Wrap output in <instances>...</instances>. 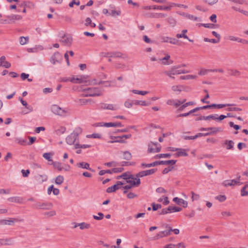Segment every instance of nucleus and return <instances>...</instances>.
I'll use <instances>...</instances> for the list:
<instances>
[{
    "mask_svg": "<svg viewBox=\"0 0 248 248\" xmlns=\"http://www.w3.org/2000/svg\"><path fill=\"white\" fill-rule=\"evenodd\" d=\"M82 130L80 127H77L68 135L65 139L66 143L70 145H74L75 143H78L77 141L78 140V135L81 133Z\"/></svg>",
    "mask_w": 248,
    "mask_h": 248,
    "instance_id": "f257e3e1",
    "label": "nucleus"
},
{
    "mask_svg": "<svg viewBox=\"0 0 248 248\" xmlns=\"http://www.w3.org/2000/svg\"><path fill=\"white\" fill-rule=\"evenodd\" d=\"M70 81L76 84L85 83L89 82L90 84H97L95 79L90 81L89 80V76L87 75H79L75 76L70 78Z\"/></svg>",
    "mask_w": 248,
    "mask_h": 248,
    "instance_id": "f03ea898",
    "label": "nucleus"
},
{
    "mask_svg": "<svg viewBox=\"0 0 248 248\" xmlns=\"http://www.w3.org/2000/svg\"><path fill=\"white\" fill-rule=\"evenodd\" d=\"M102 89L96 87L88 88L83 90L82 95L85 97L98 96L102 94Z\"/></svg>",
    "mask_w": 248,
    "mask_h": 248,
    "instance_id": "7ed1b4c3",
    "label": "nucleus"
},
{
    "mask_svg": "<svg viewBox=\"0 0 248 248\" xmlns=\"http://www.w3.org/2000/svg\"><path fill=\"white\" fill-rule=\"evenodd\" d=\"M52 112L58 115L65 116L67 114H69V110L67 108H62L57 105H53L51 107Z\"/></svg>",
    "mask_w": 248,
    "mask_h": 248,
    "instance_id": "20e7f679",
    "label": "nucleus"
},
{
    "mask_svg": "<svg viewBox=\"0 0 248 248\" xmlns=\"http://www.w3.org/2000/svg\"><path fill=\"white\" fill-rule=\"evenodd\" d=\"M241 176H239L237 177L236 179L233 180H227L224 181L222 184V186L225 187L229 186H240L242 184V183L240 182Z\"/></svg>",
    "mask_w": 248,
    "mask_h": 248,
    "instance_id": "39448f33",
    "label": "nucleus"
},
{
    "mask_svg": "<svg viewBox=\"0 0 248 248\" xmlns=\"http://www.w3.org/2000/svg\"><path fill=\"white\" fill-rule=\"evenodd\" d=\"M148 153H158L161 150V146L158 143H154L150 142L148 145Z\"/></svg>",
    "mask_w": 248,
    "mask_h": 248,
    "instance_id": "423d86ee",
    "label": "nucleus"
},
{
    "mask_svg": "<svg viewBox=\"0 0 248 248\" xmlns=\"http://www.w3.org/2000/svg\"><path fill=\"white\" fill-rule=\"evenodd\" d=\"M35 208L38 209L49 210L53 207V204L50 202H38L34 205Z\"/></svg>",
    "mask_w": 248,
    "mask_h": 248,
    "instance_id": "0eeeda50",
    "label": "nucleus"
},
{
    "mask_svg": "<svg viewBox=\"0 0 248 248\" xmlns=\"http://www.w3.org/2000/svg\"><path fill=\"white\" fill-rule=\"evenodd\" d=\"M126 182L134 187L138 186L140 184V180L135 176L131 174Z\"/></svg>",
    "mask_w": 248,
    "mask_h": 248,
    "instance_id": "6e6552de",
    "label": "nucleus"
},
{
    "mask_svg": "<svg viewBox=\"0 0 248 248\" xmlns=\"http://www.w3.org/2000/svg\"><path fill=\"white\" fill-rule=\"evenodd\" d=\"M124 184V183H123L120 181H117L116 184L114 185L108 187L107 189L106 192L108 193L114 192L116 191L117 190L120 189L122 187V186Z\"/></svg>",
    "mask_w": 248,
    "mask_h": 248,
    "instance_id": "1a4fd4ad",
    "label": "nucleus"
},
{
    "mask_svg": "<svg viewBox=\"0 0 248 248\" xmlns=\"http://www.w3.org/2000/svg\"><path fill=\"white\" fill-rule=\"evenodd\" d=\"M182 210V209L179 207L169 206L167 208L163 209L162 210L161 214H166L169 213L177 212L181 211Z\"/></svg>",
    "mask_w": 248,
    "mask_h": 248,
    "instance_id": "9d476101",
    "label": "nucleus"
},
{
    "mask_svg": "<svg viewBox=\"0 0 248 248\" xmlns=\"http://www.w3.org/2000/svg\"><path fill=\"white\" fill-rule=\"evenodd\" d=\"M156 169H150L148 170H143L139 172L136 174V176L138 178L143 177L144 176L150 175L154 174L156 171Z\"/></svg>",
    "mask_w": 248,
    "mask_h": 248,
    "instance_id": "9b49d317",
    "label": "nucleus"
},
{
    "mask_svg": "<svg viewBox=\"0 0 248 248\" xmlns=\"http://www.w3.org/2000/svg\"><path fill=\"white\" fill-rule=\"evenodd\" d=\"M100 108L102 109H108L111 110H116L118 109L116 105L109 104L107 103H102L100 105Z\"/></svg>",
    "mask_w": 248,
    "mask_h": 248,
    "instance_id": "f8f14e48",
    "label": "nucleus"
},
{
    "mask_svg": "<svg viewBox=\"0 0 248 248\" xmlns=\"http://www.w3.org/2000/svg\"><path fill=\"white\" fill-rule=\"evenodd\" d=\"M158 61L165 65H170L173 63V61L170 59V55L168 54H166L163 58L158 59Z\"/></svg>",
    "mask_w": 248,
    "mask_h": 248,
    "instance_id": "ddd939ff",
    "label": "nucleus"
},
{
    "mask_svg": "<svg viewBox=\"0 0 248 248\" xmlns=\"http://www.w3.org/2000/svg\"><path fill=\"white\" fill-rule=\"evenodd\" d=\"M60 42L65 46H70L72 42V38L70 35H64L60 40Z\"/></svg>",
    "mask_w": 248,
    "mask_h": 248,
    "instance_id": "4468645a",
    "label": "nucleus"
},
{
    "mask_svg": "<svg viewBox=\"0 0 248 248\" xmlns=\"http://www.w3.org/2000/svg\"><path fill=\"white\" fill-rule=\"evenodd\" d=\"M227 39L231 41H235L244 44H248V41L233 35H229Z\"/></svg>",
    "mask_w": 248,
    "mask_h": 248,
    "instance_id": "2eb2a0df",
    "label": "nucleus"
},
{
    "mask_svg": "<svg viewBox=\"0 0 248 248\" xmlns=\"http://www.w3.org/2000/svg\"><path fill=\"white\" fill-rule=\"evenodd\" d=\"M186 101V100H184L183 101H181L178 99H169L167 101V104L169 105L174 106L175 107H177L182 104Z\"/></svg>",
    "mask_w": 248,
    "mask_h": 248,
    "instance_id": "dca6fc26",
    "label": "nucleus"
},
{
    "mask_svg": "<svg viewBox=\"0 0 248 248\" xmlns=\"http://www.w3.org/2000/svg\"><path fill=\"white\" fill-rule=\"evenodd\" d=\"M181 68V66H174L171 68V70L172 72V74L180 75L181 74H186L189 72L188 71L185 70H178V68Z\"/></svg>",
    "mask_w": 248,
    "mask_h": 248,
    "instance_id": "f3484780",
    "label": "nucleus"
},
{
    "mask_svg": "<svg viewBox=\"0 0 248 248\" xmlns=\"http://www.w3.org/2000/svg\"><path fill=\"white\" fill-rule=\"evenodd\" d=\"M173 202L176 203L179 205H182L184 208L187 207L188 202L187 201L184 200L183 199L179 198L178 197H175L173 199Z\"/></svg>",
    "mask_w": 248,
    "mask_h": 248,
    "instance_id": "a211bd4d",
    "label": "nucleus"
},
{
    "mask_svg": "<svg viewBox=\"0 0 248 248\" xmlns=\"http://www.w3.org/2000/svg\"><path fill=\"white\" fill-rule=\"evenodd\" d=\"M16 221H18V219L15 218H10L8 219H2L0 220V224L4 225H13L14 223Z\"/></svg>",
    "mask_w": 248,
    "mask_h": 248,
    "instance_id": "6ab92c4d",
    "label": "nucleus"
},
{
    "mask_svg": "<svg viewBox=\"0 0 248 248\" xmlns=\"http://www.w3.org/2000/svg\"><path fill=\"white\" fill-rule=\"evenodd\" d=\"M170 235V229L168 230H165L163 231L159 232L155 236V239H158L159 238H162L165 237H167Z\"/></svg>",
    "mask_w": 248,
    "mask_h": 248,
    "instance_id": "aec40b11",
    "label": "nucleus"
},
{
    "mask_svg": "<svg viewBox=\"0 0 248 248\" xmlns=\"http://www.w3.org/2000/svg\"><path fill=\"white\" fill-rule=\"evenodd\" d=\"M7 18L9 19L10 24L15 23L16 21L20 20L22 19V16L19 15H11L7 16Z\"/></svg>",
    "mask_w": 248,
    "mask_h": 248,
    "instance_id": "412c9836",
    "label": "nucleus"
},
{
    "mask_svg": "<svg viewBox=\"0 0 248 248\" xmlns=\"http://www.w3.org/2000/svg\"><path fill=\"white\" fill-rule=\"evenodd\" d=\"M62 58L61 54L57 52L54 54V55L50 58V62L53 64H55L56 62H59V59Z\"/></svg>",
    "mask_w": 248,
    "mask_h": 248,
    "instance_id": "4be33fe9",
    "label": "nucleus"
},
{
    "mask_svg": "<svg viewBox=\"0 0 248 248\" xmlns=\"http://www.w3.org/2000/svg\"><path fill=\"white\" fill-rule=\"evenodd\" d=\"M6 57L4 56H2L0 58V66L8 68L11 67V63L5 61Z\"/></svg>",
    "mask_w": 248,
    "mask_h": 248,
    "instance_id": "5701e85b",
    "label": "nucleus"
},
{
    "mask_svg": "<svg viewBox=\"0 0 248 248\" xmlns=\"http://www.w3.org/2000/svg\"><path fill=\"white\" fill-rule=\"evenodd\" d=\"M177 152L175 154L176 157L178 156H187L188 154L186 152L189 151V149L178 148Z\"/></svg>",
    "mask_w": 248,
    "mask_h": 248,
    "instance_id": "b1692460",
    "label": "nucleus"
},
{
    "mask_svg": "<svg viewBox=\"0 0 248 248\" xmlns=\"http://www.w3.org/2000/svg\"><path fill=\"white\" fill-rule=\"evenodd\" d=\"M176 4L175 3H172L170 4V6H154L153 7V9L154 10H166L169 11L171 9V8L175 6Z\"/></svg>",
    "mask_w": 248,
    "mask_h": 248,
    "instance_id": "393cba45",
    "label": "nucleus"
},
{
    "mask_svg": "<svg viewBox=\"0 0 248 248\" xmlns=\"http://www.w3.org/2000/svg\"><path fill=\"white\" fill-rule=\"evenodd\" d=\"M110 58H121L125 59L127 58L126 56L119 51L111 52Z\"/></svg>",
    "mask_w": 248,
    "mask_h": 248,
    "instance_id": "a878e982",
    "label": "nucleus"
},
{
    "mask_svg": "<svg viewBox=\"0 0 248 248\" xmlns=\"http://www.w3.org/2000/svg\"><path fill=\"white\" fill-rule=\"evenodd\" d=\"M76 166L78 168H82V169H86L88 170L93 171V170L90 167V164L89 163L85 162H81L78 163L77 164Z\"/></svg>",
    "mask_w": 248,
    "mask_h": 248,
    "instance_id": "bb28decb",
    "label": "nucleus"
},
{
    "mask_svg": "<svg viewBox=\"0 0 248 248\" xmlns=\"http://www.w3.org/2000/svg\"><path fill=\"white\" fill-rule=\"evenodd\" d=\"M7 200L11 202L22 203L23 199L18 196H15L10 197Z\"/></svg>",
    "mask_w": 248,
    "mask_h": 248,
    "instance_id": "cd10ccee",
    "label": "nucleus"
},
{
    "mask_svg": "<svg viewBox=\"0 0 248 248\" xmlns=\"http://www.w3.org/2000/svg\"><path fill=\"white\" fill-rule=\"evenodd\" d=\"M91 228V225L85 222H80L79 229L80 230H86Z\"/></svg>",
    "mask_w": 248,
    "mask_h": 248,
    "instance_id": "c85d7f7f",
    "label": "nucleus"
},
{
    "mask_svg": "<svg viewBox=\"0 0 248 248\" xmlns=\"http://www.w3.org/2000/svg\"><path fill=\"white\" fill-rule=\"evenodd\" d=\"M223 144L226 146V148L227 150H231L233 148L234 142L232 140H226Z\"/></svg>",
    "mask_w": 248,
    "mask_h": 248,
    "instance_id": "c756f323",
    "label": "nucleus"
},
{
    "mask_svg": "<svg viewBox=\"0 0 248 248\" xmlns=\"http://www.w3.org/2000/svg\"><path fill=\"white\" fill-rule=\"evenodd\" d=\"M66 131V128L65 127L63 126H60L59 127H58L57 129H56L55 130V133L56 134L58 135H60L62 134H63L65 133Z\"/></svg>",
    "mask_w": 248,
    "mask_h": 248,
    "instance_id": "7c9ffc66",
    "label": "nucleus"
},
{
    "mask_svg": "<svg viewBox=\"0 0 248 248\" xmlns=\"http://www.w3.org/2000/svg\"><path fill=\"white\" fill-rule=\"evenodd\" d=\"M176 162V160H165V161H158V165H174Z\"/></svg>",
    "mask_w": 248,
    "mask_h": 248,
    "instance_id": "2f4dec72",
    "label": "nucleus"
},
{
    "mask_svg": "<svg viewBox=\"0 0 248 248\" xmlns=\"http://www.w3.org/2000/svg\"><path fill=\"white\" fill-rule=\"evenodd\" d=\"M217 115H209L207 116H201L198 120H209L210 119L216 120Z\"/></svg>",
    "mask_w": 248,
    "mask_h": 248,
    "instance_id": "473e14b6",
    "label": "nucleus"
},
{
    "mask_svg": "<svg viewBox=\"0 0 248 248\" xmlns=\"http://www.w3.org/2000/svg\"><path fill=\"white\" fill-rule=\"evenodd\" d=\"M29 41V37L28 36H21L19 38V43L21 45H25L27 44Z\"/></svg>",
    "mask_w": 248,
    "mask_h": 248,
    "instance_id": "72a5a7b5",
    "label": "nucleus"
},
{
    "mask_svg": "<svg viewBox=\"0 0 248 248\" xmlns=\"http://www.w3.org/2000/svg\"><path fill=\"white\" fill-rule=\"evenodd\" d=\"M180 79L182 80H188L192 79H196L197 76L196 75H187L186 76H182L180 77Z\"/></svg>",
    "mask_w": 248,
    "mask_h": 248,
    "instance_id": "f704fd0d",
    "label": "nucleus"
},
{
    "mask_svg": "<svg viewBox=\"0 0 248 248\" xmlns=\"http://www.w3.org/2000/svg\"><path fill=\"white\" fill-rule=\"evenodd\" d=\"M187 32V30H183L182 31V33L180 34H177L176 36L178 38H184L185 39H188V36L186 34Z\"/></svg>",
    "mask_w": 248,
    "mask_h": 248,
    "instance_id": "c9c22d12",
    "label": "nucleus"
},
{
    "mask_svg": "<svg viewBox=\"0 0 248 248\" xmlns=\"http://www.w3.org/2000/svg\"><path fill=\"white\" fill-rule=\"evenodd\" d=\"M52 164L53 165L55 168L57 169L59 171H61L63 170V167L62 166V164L59 162L53 161Z\"/></svg>",
    "mask_w": 248,
    "mask_h": 248,
    "instance_id": "e433bc0d",
    "label": "nucleus"
},
{
    "mask_svg": "<svg viewBox=\"0 0 248 248\" xmlns=\"http://www.w3.org/2000/svg\"><path fill=\"white\" fill-rule=\"evenodd\" d=\"M91 147V145H89V144H82V145H81V144H79L78 143H76L75 144V149H78V148L85 149V148H90Z\"/></svg>",
    "mask_w": 248,
    "mask_h": 248,
    "instance_id": "4c0bfd02",
    "label": "nucleus"
},
{
    "mask_svg": "<svg viewBox=\"0 0 248 248\" xmlns=\"http://www.w3.org/2000/svg\"><path fill=\"white\" fill-rule=\"evenodd\" d=\"M109 14L112 16H119L121 14V11L120 9H118L117 10H112L110 12Z\"/></svg>",
    "mask_w": 248,
    "mask_h": 248,
    "instance_id": "58836bf2",
    "label": "nucleus"
},
{
    "mask_svg": "<svg viewBox=\"0 0 248 248\" xmlns=\"http://www.w3.org/2000/svg\"><path fill=\"white\" fill-rule=\"evenodd\" d=\"M123 156L124 159L127 160H130L132 157L131 153L128 151L123 152Z\"/></svg>",
    "mask_w": 248,
    "mask_h": 248,
    "instance_id": "ea45409f",
    "label": "nucleus"
},
{
    "mask_svg": "<svg viewBox=\"0 0 248 248\" xmlns=\"http://www.w3.org/2000/svg\"><path fill=\"white\" fill-rule=\"evenodd\" d=\"M209 130L211 131L210 133H211L212 135L222 131V129L221 127H209Z\"/></svg>",
    "mask_w": 248,
    "mask_h": 248,
    "instance_id": "a19ab883",
    "label": "nucleus"
},
{
    "mask_svg": "<svg viewBox=\"0 0 248 248\" xmlns=\"http://www.w3.org/2000/svg\"><path fill=\"white\" fill-rule=\"evenodd\" d=\"M16 141L21 145L24 146L27 143V141L25 139L21 138H17L16 139Z\"/></svg>",
    "mask_w": 248,
    "mask_h": 248,
    "instance_id": "79ce46f5",
    "label": "nucleus"
},
{
    "mask_svg": "<svg viewBox=\"0 0 248 248\" xmlns=\"http://www.w3.org/2000/svg\"><path fill=\"white\" fill-rule=\"evenodd\" d=\"M191 194L192 195L191 200L192 202L195 201H198L200 200V196L199 194L195 193L193 191H191Z\"/></svg>",
    "mask_w": 248,
    "mask_h": 248,
    "instance_id": "37998d69",
    "label": "nucleus"
},
{
    "mask_svg": "<svg viewBox=\"0 0 248 248\" xmlns=\"http://www.w3.org/2000/svg\"><path fill=\"white\" fill-rule=\"evenodd\" d=\"M43 156L48 161L51 162L52 163L53 160L52 159V154L50 153H44L43 155Z\"/></svg>",
    "mask_w": 248,
    "mask_h": 248,
    "instance_id": "c03bdc74",
    "label": "nucleus"
},
{
    "mask_svg": "<svg viewBox=\"0 0 248 248\" xmlns=\"http://www.w3.org/2000/svg\"><path fill=\"white\" fill-rule=\"evenodd\" d=\"M211 69H206L204 68H201L198 72L200 76H204L208 74V72H211Z\"/></svg>",
    "mask_w": 248,
    "mask_h": 248,
    "instance_id": "a18cd8bd",
    "label": "nucleus"
},
{
    "mask_svg": "<svg viewBox=\"0 0 248 248\" xmlns=\"http://www.w3.org/2000/svg\"><path fill=\"white\" fill-rule=\"evenodd\" d=\"M19 99L23 106H25L30 111H32V108L31 106H28L27 103L25 101L23 100V99L21 97H19Z\"/></svg>",
    "mask_w": 248,
    "mask_h": 248,
    "instance_id": "49530a36",
    "label": "nucleus"
},
{
    "mask_svg": "<svg viewBox=\"0 0 248 248\" xmlns=\"http://www.w3.org/2000/svg\"><path fill=\"white\" fill-rule=\"evenodd\" d=\"M158 165V161H155L154 162H153L152 163H149V164H145V163L141 164V166L142 167H145V168H150L151 167H154V166H155Z\"/></svg>",
    "mask_w": 248,
    "mask_h": 248,
    "instance_id": "de8ad7c7",
    "label": "nucleus"
},
{
    "mask_svg": "<svg viewBox=\"0 0 248 248\" xmlns=\"http://www.w3.org/2000/svg\"><path fill=\"white\" fill-rule=\"evenodd\" d=\"M64 181V178L62 175L58 176L55 179V183L57 185H61Z\"/></svg>",
    "mask_w": 248,
    "mask_h": 248,
    "instance_id": "09e8293b",
    "label": "nucleus"
},
{
    "mask_svg": "<svg viewBox=\"0 0 248 248\" xmlns=\"http://www.w3.org/2000/svg\"><path fill=\"white\" fill-rule=\"evenodd\" d=\"M132 92L135 94H140L141 95H145L148 93V92L145 91H139L137 90H133Z\"/></svg>",
    "mask_w": 248,
    "mask_h": 248,
    "instance_id": "8fccbe9b",
    "label": "nucleus"
},
{
    "mask_svg": "<svg viewBox=\"0 0 248 248\" xmlns=\"http://www.w3.org/2000/svg\"><path fill=\"white\" fill-rule=\"evenodd\" d=\"M99 126H105L107 127H115L114 123H101L99 124Z\"/></svg>",
    "mask_w": 248,
    "mask_h": 248,
    "instance_id": "3c124183",
    "label": "nucleus"
},
{
    "mask_svg": "<svg viewBox=\"0 0 248 248\" xmlns=\"http://www.w3.org/2000/svg\"><path fill=\"white\" fill-rule=\"evenodd\" d=\"M213 105H215V106L213 108H221L223 107L228 106V107H231L234 106V104H214Z\"/></svg>",
    "mask_w": 248,
    "mask_h": 248,
    "instance_id": "603ef678",
    "label": "nucleus"
},
{
    "mask_svg": "<svg viewBox=\"0 0 248 248\" xmlns=\"http://www.w3.org/2000/svg\"><path fill=\"white\" fill-rule=\"evenodd\" d=\"M183 87L181 85H173L171 87V90L173 92H181L182 90Z\"/></svg>",
    "mask_w": 248,
    "mask_h": 248,
    "instance_id": "864d4df0",
    "label": "nucleus"
},
{
    "mask_svg": "<svg viewBox=\"0 0 248 248\" xmlns=\"http://www.w3.org/2000/svg\"><path fill=\"white\" fill-rule=\"evenodd\" d=\"M97 215H98V216H96V215L93 216V218L95 220H102L104 218V215L102 213L99 212L97 213Z\"/></svg>",
    "mask_w": 248,
    "mask_h": 248,
    "instance_id": "5fc2aeb1",
    "label": "nucleus"
},
{
    "mask_svg": "<svg viewBox=\"0 0 248 248\" xmlns=\"http://www.w3.org/2000/svg\"><path fill=\"white\" fill-rule=\"evenodd\" d=\"M158 201L159 202H163V203L164 205H167L170 202L167 197H162V198H159Z\"/></svg>",
    "mask_w": 248,
    "mask_h": 248,
    "instance_id": "6e6d98bb",
    "label": "nucleus"
},
{
    "mask_svg": "<svg viewBox=\"0 0 248 248\" xmlns=\"http://www.w3.org/2000/svg\"><path fill=\"white\" fill-rule=\"evenodd\" d=\"M88 138H93V139H100L101 135L98 133H93L90 135H87Z\"/></svg>",
    "mask_w": 248,
    "mask_h": 248,
    "instance_id": "4d7b16f0",
    "label": "nucleus"
},
{
    "mask_svg": "<svg viewBox=\"0 0 248 248\" xmlns=\"http://www.w3.org/2000/svg\"><path fill=\"white\" fill-rule=\"evenodd\" d=\"M187 18H188L189 20L196 21H200L201 19L200 18L195 16L193 15H190L188 14V15L186 17Z\"/></svg>",
    "mask_w": 248,
    "mask_h": 248,
    "instance_id": "13d9d810",
    "label": "nucleus"
},
{
    "mask_svg": "<svg viewBox=\"0 0 248 248\" xmlns=\"http://www.w3.org/2000/svg\"><path fill=\"white\" fill-rule=\"evenodd\" d=\"M90 101V99H78V102L80 105H85L87 104Z\"/></svg>",
    "mask_w": 248,
    "mask_h": 248,
    "instance_id": "bf43d9fd",
    "label": "nucleus"
},
{
    "mask_svg": "<svg viewBox=\"0 0 248 248\" xmlns=\"http://www.w3.org/2000/svg\"><path fill=\"white\" fill-rule=\"evenodd\" d=\"M75 4L77 6H78L80 4V1L79 0H72V1H71L69 3V6L71 8L73 7L74 6V5Z\"/></svg>",
    "mask_w": 248,
    "mask_h": 248,
    "instance_id": "052dcab7",
    "label": "nucleus"
},
{
    "mask_svg": "<svg viewBox=\"0 0 248 248\" xmlns=\"http://www.w3.org/2000/svg\"><path fill=\"white\" fill-rule=\"evenodd\" d=\"M131 174L128 172L124 173L122 174V178L126 181L128 179H129V177L131 176Z\"/></svg>",
    "mask_w": 248,
    "mask_h": 248,
    "instance_id": "680f3d73",
    "label": "nucleus"
},
{
    "mask_svg": "<svg viewBox=\"0 0 248 248\" xmlns=\"http://www.w3.org/2000/svg\"><path fill=\"white\" fill-rule=\"evenodd\" d=\"M171 155L170 154H161L159 155H157L155 156L156 158H166V157H170Z\"/></svg>",
    "mask_w": 248,
    "mask_h": 248,
    "instance_id": "e2e57ef3",
    "label": "nucleus"
},
{
    "mask_svg": "<svg viewBox=\"0 0 248 248\" xmlns=\"http://www.w3.org/2000/svg\"><path fill=\"white\" fill-rule=\"evenodd\" d=\"M194 104V103L193 102H187V103H185V104L183 105L182 106H181L180 108H179V110H182L184 109L185 108L187 107L188 106L193 105Z\"/></svg>",
    "mask_w": 248,
    "mask_h": 248,
    "instance_id": "0e129e2a",
    "label": "nucleus"
},
{
    "mask_svg": "<svg viewBox=\"0 0 248 248\" xmlns=\"http://www.w3.org/2000/svg\"><path fill=\"white\" fill-rule=\"evenodd\" d=\"M230 74L232 76H238L240 75V72L237 70H231Z\"/></svg>",
    "mask_w": 248,
    "mask_h": 248,
    "instance_id": "69168bd1",
    "label": "nucleus"
},
{
    "mask_svg": "<svg viewBox=\"0 0 248 248\" xmlns=\"http://www.w3.org/2000/svg\"><path fill=\"white\" fill-rule=\"evenodd\" d=\"M171 73H172V70L171 69L168 70V71H166L164 72V74L168 76L169 78H172V79H174V77H173V75H174V74H171Z\"/></svg>",
    "mask_w": 248,
    "mask_h": 248,
    "instance_id": "338daca9",
    "label": "nucleus"
},
{
    "mask_svg": "<svg viewBox=\"0 0 248 248\" xmlns=\"http://www.w3.org/2000/svg\"><path fill=\"white\" fill-rule=\"evenodd\" d=\"M168 22L172 26H175L176 24V21L175 19L171 17H170L168 18Z\"/></svg>",
    "mask_w": 248,
    "mask_h": 248,
    "instance_id": "774afa93",
    "label": "nucleus"
}]
</instances>
